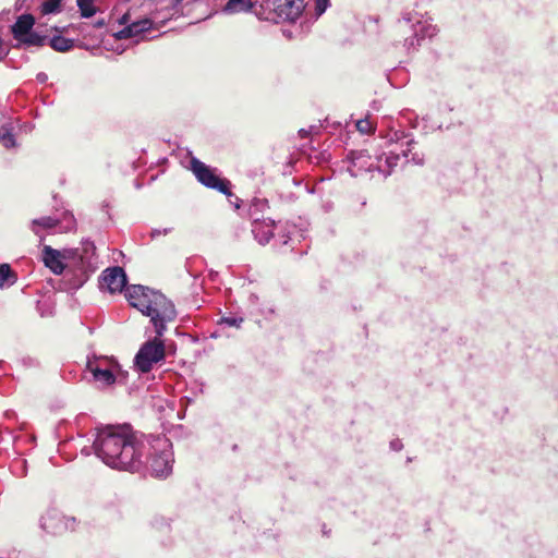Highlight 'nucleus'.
Returning <instances> with one entry per match:
<instances>
[{
	"mask_svg": "<svg viewBox=\"0 0 558 558\" xmlns=\"http://www.w3.org/2000/svg\"><path fill=\"white\" fill-rule=\"evenodd\" d=\"M93 448L111 469L135 473L144 466L145 441L128 424L97 428Z\"/></svg>",
	"mask_w": 558,
	"mask_h": 558,
	"instance_id": "nucleus-1",
	"label": "nucleus"
},
{
	"mask_svg": "<svg viewBox=\"0 0 558 558\" xmlns=\"http://www.w3.org/2000/svg\"><path fill=\"white\" fill-rule=\"evenodd\" d=\"M125 296L131 306L150 317L155 333L158 336H163L167 324L175 319L177 311L173 303L158 291L143 286H131L126 289Z\"/></svg>",
	"mask_w": 558,
	"mask_h": 558,
	"instance_id": "nucleus-2",
	"label": "nucleus"
},
{
	"mask_svg": "<svg viewBox=\"0 0 558 558\" xmlns=\"http://www.w3.org/2000/svg\"><path fill=\"white\" fill-rule=\"evenodd\" d=\"M172 444L167 437H156L150 444L148 452V470L151 476L166 478L173 469Z\"/></svg>",
	"mask_w": 558,
	"mask_h": 558,
	"instance_id": "nucleus-3",
	"label": "nucleus"
},
{
	"mask_svg": "<svg viewBox=\"0 0 558 558\" xmlns=\"http://www.w3.org/2000/svg\"><path fill=\"white\" fill-rule=\"evenodd\" d=\"M162 336H156L145 341L134 357V366L140 373H148L166 357V345Z\"/></svg>",
	"mask_w": 558,
	"mask_h": 558,
	"instance_id": "nucleus-4",
	"label": "nucleus"
},
{
	"mask_svg": "<svg viewBox=\"0 0 558 558\" xmlns=\"http://www.w3.org/2000/svg\"><path fill=\"white\" fill-rule=\"evenodd\" d=\"M403 21L412 28L413 36L405 39L409 47L421 46L425 39H432L438 33V27L433 23V19L421 12H410Z\"/></svg>",
	"mask_w": 558,
	"mask_h": 558,
	"instance_id": "nucleus-5",
	"label": "nucleus"
},
{
	"mask_svg": "<svg viewBox=\"0 0 558 558\" xmlns=\"http://www.w3.org/2000/svg\"><path fill=\"white\" fill-rule=\"evenodd\" d=\"M387 137L389 150L376 158V170L384 177L389 175L398 166L401 154V143L408 135L403 131L391 130Z\"/></svg>",
	"mask_w": 558,
	"mask_h": 558,
	"instance_id": "nucleus-6",
	"label": "nucleus"
},
{
	"mask_svg": "<svg viewBox=\"0 0 558 558\" xmlns=\"http://www.w3.org/2000/svg\"><path fill=\"white\" fill-rule=\"evenodd\" d=\"M75 228V219L72 214H64L61 220L57 216H43L35 218L29 223L32 232L39 238L41 243L45 240V234L56 231L68 232Z\"/></svg>",
	"mask_w": 558,
	"mask_h": 558,
	"instance_id": "nucleus-7",
	"label": "nucleus"
},
{
	"mask_svg": "<svg viewBox=\"0 0 558 558\" xmlns=\"http://www.w3.org/2000/svg\"><path fill=\"white\" fill-rule=\"evenodd\" d=\"M191 170L196 179L205 186L217 190L227 196H233L229 191V181L220 179L214 170L195 157L191 158Z\"/></svg>",
	"mask_w": 558,
	"mask_h": 558,
	"instance_id": "nucleus-8",
	"label": "nucleus"
},
{
	"mask_svg": "<svg viewBox=\"0 0 558 558\" xmlns=\"http://www.w3.org/2000/svg\"><path fill=\"white\" fill-rule=\"evenodd\" d=\"M116 362L106 356L88 359L86 368L92 373L93 378L100 387H108L114 384L116 376L113 369Z\"/></svg>",
	"mask_w": 558,
	"mask_h": 558,
	"instance_id": "nucleus-9",
	"label": "nucleus"
},
{
	"mask_svg": "<svg viewBox=\"0 0 558 558\" xmlns=\"http://www.w3.org/2000/svg\"><path fill=\"white\" fill-rule=\"evenodd\" d=\"M75 525V518L65 517L56 509L48 510L40 518L41 529L50 534H61L65 531H73Z\"/></svg>",
	"mask_w": 558,
	"mask_h": 558,
	"instance_id": "nucleus-10",
	"label": "nucleus"
},
{
	"mask_svg": "<svg viewBox=\"0 0 558 558\" xmlns=\"http://www.w3.org/2000/svg\"><path fill=\"white\" fill-rule=\"evenodd\" d=\"M119 23L124 27L117 32L116 36L119 39L135 38L136 41L144 38V34L149 31L153 26V22L149 19H142L137 21H131L130 11L128 10L119 19Z\"/></svg>",
	"mask_w": 558,
	"mask_h": 558,
	"instance_id": "nucleus-11",
	"label": "nucleus"
},
{
	"mask_svg": "<svg viewBox=\"0 0 558 558\" xmlns=\"http://www.w3.org/2000/svg\"><path fill=\"white\" fill-rule=\"evenodd\" d=\"M77 254L74 250H56L49 245L43 247V262L54 275H61L66 266L65 262H72V256Z\"/></svg>",
	"mask_w": 558,
	"mask_h": 558,
	"instance_id": "nucleus-12",
	"label": "nucleus"
},
{
	"mask_svg": "<svg viewBox=\"0 0 558 558\" xmlns=\"http://www.w3.org/2000/svg\"><path fill=\"white\" fill-rule=\"evenodd\" d=\"M77 254L72 256L73 265L82 272H93L97 269L96 247L93 242L86 240L81 247L73 248Z\"/></svg>",
	"mask_w": 558,
	"mask_h": 558,
	"instance_id": "nucleus-13",
	"label": "nucleus"
},
{
	"mask_svg": "<svg viewBox=\"0 0 558 558\" xmlns=\"http://www.w3.org/2000/svg\"><path fill=\"white\" fill-rule=\"evenodd\" d=\"M305 8L304 0H275L274 10L282 21L294 22Z\"/></svg>",
	"mask_w": 558,
	"mask_h": 558,
	"instance_id": "nucleus-14",
	"label": "nucleus"
},
{
	"mask_svg": "<svg viewBox=\"0 0 558 558\" xmlns=\"http://www.w3.org/2000/svg\"><path fill=\"white\" fill-rule=\"evenodd\" d=\"M126 284V275L123 268L117 266L107 268L101 275L100 286L110 293L121 292Z\"/></svg>",
	"mask_w": 558,
	"mask_h": 558,
	"instance_id": "nucleus-15",
	"label": "nucleus"
},
{
	"mask_svg": "<svg viewBox=\"0 0 558 558\" xmlns=\"http://www.w3.org/2000/svg\"><path fill=\"white\" fill-rule=\"evenodd\" d=\"M351 174L356 177L361 171H374L376 163L372 160L371 155L366 150L351 151Z\"/></svg>",
	"mask_w": 558,
	"mask_h": 558,
	"instance_id": "nucleus-16",
	"label": "nucleus"
},
{
	"mask_svg": "<svg viewBox=\"0 0 558 558\" xmlns=\"http://www.w3.org/2000/svg\"><path fill=\"white\" fill-rule=\"evenodd\" d=\"M274 227L275 222L274 220L267 219V220H255L253 223L252 232L254 233L255 239L260 244H267L269 240L274 235Z\"/></svg>",
	"mask_w": 558,
	"mask_h": 558,
	"instance_id": "nucleus-17",
	"label": "nucleus"
},
{
	"mask_svg": "<svg viewBox=\"0 0 558 558\" xmlns=\"http://www.w3.org/2000/svg\"><path fill=\"white\" fill-rule=\"evenodd\" d=\"M415 142L411 137H407L401 143V154L402 158L405 159L407 162H412L416 166L424 165L425 156L422 151H413V146Z\"/></svg>",
	"mask_w": 558,
	"mask_h": 558,
	"instance_id": "nucleus-18",
	"label": "nucleus"
},
{
	"mask_svg": "<svg viewBox=\"0 0 558 558\" xmlns=\"http://www.w3.org/2000/svg\"><path fill=\"white\" fill-rule=\"evenodd\" d=\"M34 23L35 20L31 14L21 15L12 26L14 38L17 40L23 35H27V33L32 31Z\"/></svg>",
	"mask_w": 558,
	"mask_h": 558,
	"instance_id": "nucleus-19",
	"label": "nucleus"
},
{
	"mask_svg": "<svg viewBox=\"0 0 558 558\" xmlns=\"http://www.w3.org/2000/svg\"><path fill=\"white\" fill-rule=\"evenodd\" d=\"M254 7L252 0H228L223 5L222 12L226 14H239L250 12Z\"/></svg>",
	"mask_w": 558,
	"mask_h": 558,
	"instance_id": "nucleus-20",
	"label": "nucleus"
},
{
	"mask_svg": "<svg viewBox=\"0 0 558 558\" xmlns=\"http://www.w3.org/2000/svg\"><path fill=\"white\" fill-rule=\"evenodd\" d=\"M14 125L12 121L4 122L0 126V143L5 148H14L16 140L13 134Z\"/></svg>",
	"mask_w": 558,
	"mask_h": 558,
	"instance_id": "nucleus-21",
	"label": "nucleus"
},
{
	"mask_svg": "<svg viewBox=\"0 0 558 558\" xmlns=\"http://www.w3.org/2000/svg\"><path fill=\"white\" fill-rule=\"evenodd\" d=\"M16 281V275L9 264L0 265V289L9 288Z\"/></svg>",
	"mask_w": 558,
	"mask_h": 558,
	"instance_id": "nucleus-22",
	"label": "nucleus"
},
{
	"mask_svg": "<svg viewBox=\"0 0 558 558\" xmlns=\"http://www.w3.org/2000/svg\"><path fill=\"white\" fill-rule=\"evenodd\" d=\"M50 46L56 51L65 52L73 48L74 43L63 36H54L50 39Z\"/></svg>",
	"mask_w": 558,
	"mask_h": 558,
	"instance_id": "nucleus-23",
	"label": "nucleus"
},
{
	"mask_svg": "<svg viewBox=\"0 0 558 558\" xmlns=\"http://www.w3.org/2000/svg\"><path fill=\"white\" fill-rule=\"evenodd\" d=\"M21 44H24L26 46H43L46 37L41 36L37 33H33L32 31L27 33V35H23L17 39Z\"/></svg>",
	"mask_w": 558,
	"mask_h": 558,
	"instance_id": "nucleus-24",
	"label": "nucleus"
},
{
	"mask_svg": "<svg viewBox=\"0 0 558 558\" xmlns=\"http://www.w3.org/2000/svg\"><path fill=\"white\" fill-rule=\"evenodd\" d=\"M76 2L83 17H90L96 13L93 0H77Z\"/></svg>",
	"mask_w": 558,
	"mask_h": 558,
	"instance_id": "nucleus-25",
	"label": "nucleus"
},
{
	"mask_svg": "<svg viewBox=\"0 0 558 558\" xmlns=\"http://www.w3.org/2000/svg\"><path fill=\"white\" fill-rule=\"evenodd\" d=\"M243 322H244V318L242 316L229 315V316H222L219 319L218 324L240 329Z\"/></svg>",
	"mask_w": 558,
	"mask_h": 558,
	"instance_id": "nucleus-26",
	"label": "nucleus"
},
{
	"mask_svg": "<svg viewBox=\"0 0 558 558\" xmlns=\"http://www.w3.org/2000/svg\"><path fill=\"white\" fill-rule=\"evenodd\" d=\"M61 4V0H46L41 4V13L43 14H51L59 11Z\"/></svg>",
	"mask_w": 558,
	"mask_h": 558,
	"instance_id": "nucleus-27",
	"label": "nucleus"
},
{
	"mask_svg": "<svg viewBox=\"0 0 558 558\" xmlns=\"http://www.w3.org/2000/svg\"><path fill=\"white\" fill-rule=\"evenodd\" d=\"M356 129L362 134H369L373 132V123L368 119H361L356 122Z\"/></svg>",
	"mask_w": 558,
	"mask_h": 558,
	"instance_id": "nucleus-28",
	"label": "nucleus"
},
{
	"mask_svg": "<svg viewBox=\"0 0 558 558\" xmlns=\"http://www.w3.org/2000/svg\"><path fill=\"white\" fill-rule=\"evenodd\" d=\"M328 2H329V0H315V3H316L315 9H316L317 15H322L326 11V9L328 7Z\"/></svg>",
	"mask_w": 558,
	"mask_h": 558,
	"instance_id": "nucleus-29",
	"label": "nucleus"
},
{
	"mask_svg": "<svg viewBox=\"0 0 558 558\" xmlns=\"http://www.w3.org/2000/svg\"><path fill=\"white\" fill-rule=\"evenodd\" d=\"M172 231L171 228H165V229H154L150 233L151 238L155 239L160 235H167Z\"/></svg>",
	"mask_w": 558,
	"mask_h": 558,
	"instance_id": "nucleus-30",
	"label": "nucleus"
},
{
	"mask_svg": "<svg viewBox=\"0 0 558 558\" xmlns=\"http://www.w3.org/2000/svg\"><path fill=\"white\" fill-rule=\"evenodd\" d=\"M258 301H259V298L258 295L252 293L250 296H248V302L252 306H256L258 305Z\"/></svg>",
	"mask_w": 558,
	"mask_h": 558,
	"instance_id": "nucleus-31",
	"label": "nucleus"
},
{
	"mask_svg": "<svg viewBox=\"0 0 558 558\" xmlns=\"http://www.w3.org/2000/svg\"><path fill=\"white\" fill-rule=\"evenodd\" d=\"M390 447H391V449H393V450H396V451H399V450H401V448H402V444H401V441H400L399 439H397V440H392V441L390 442Z\"/></svg>",
	"mask_w": 558,
	"mask_h": 558,
	"instance_id": "nucleus-32",
	"label": "nucleus"
},
{
	"mask_svg": "<svg viewBox=\"0 0 558 558\" xmlns=\"http://www.w3.org/2000/svg\"><path fill=\"white\" fill-rule=\"evenodd\" d=\"M36 78L39 83H46L47 80H48V75L44 72H39L37 75H36Z\"/></svg>",
	"mask_w": 558,
	"mask_h": 558,
	"instance_id": "nucleus-33",
	"label": "nucleus"
},
{
	"mask_svg": "<svg viewBox=\"0 0 558 558\" xmlns=\"http://www.w3.org/2000/svg\"><path fill=\"white\" fill-rule=\"evenodd\" d=\"M266 205V201L264 199H255L253 203V207H264Z\"/></svg>",
	"mask_w": 558,
	"mask_h": 558,
	"instance_id": "nucleus-34",
	"label": "nucleus"
}]
</instances>
